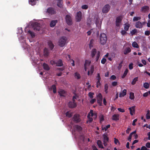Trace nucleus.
<instances>
[{"label": "nucleus", "mask_w": 150, "mask_h": 150, "mask_svg": "<svg viewBox=\"0 0 150 150\" xmlns=\"http://www.w3.org/2000/svg\"><path fill=\"white\" fill-rule=\"evenodd\" d=\"M107 40L106 35L104 33H101L100 36V42L103 45H104L106 43Z\"/></svg>", "instance_id": "f257e3e1"}, {"label": "nucleus", "mask_w": 150, "mask_h": 150, "mask_svg": "<svg viewBox=\"0 0 150 150\" xmlns=\"http://www.w3.org/2000/svg\"><path fill=\"white\" fill-rule=\"evenodd\" d=\"M67 39L66 37L63 36L60 38L58 41V45L60 47H63L66 44Z\"/></svg>", "instance_id": "f03ea898"}, {"label": "nucleus", "mask_w": 150, "mask_h": 150, "mask_svg": "<svg viewBox=\"0 0 150 150\" xmlns=\"http://www.w3.org/2000/svg\"><path fill=\"white\" fill-rule=\"evenodd\" d=\"M65 19L67 24L69 25H71L72 24L71 17L69 15H66Z\"/></svg>", "instance_id": "7ed1b4c3"}, {"label": "nucleus", "mask_w": 150, "mask_h": 150, "mask_svg": "<svg viewBox=\"0 0 150 150\" xmlns=\"http://www.w3.org/2000/svg\"><path fill=\"white\" fill-rule=\"evenodd\" d=\"M72 119L76 123H79L81 121V119L80 117V115L78 114L74 115L72 118Z\"/></svg>", "instance_id": "20e7f679"}, {"label": "nucleus", "mask_w": 150, "mask_h": 150, "mask_svg": "<svg viewBox=\"0 0 150 150\" xmlns=\"http://www.w3.org/2000/svg\"><path fill=\"white\" fill-rule=\"evenodd\" d=\"M110 6L109 4H106L102 9V12L103 13H108L110 10Z\"/></svg>", "instance_id": "39448f33"}, {"label": "nucleus", "mask_w": 150, "mask_h": 150, "mask_svg": "<svg viewBox=\"0 0 150 150\" xmlns=\"http://www.w3.org/2000/svg\"><path fill=\"white\" fill-rule=\"evenodd\" d=\"M75 18L76 22H79L81 21L82 18V13L81 11H79L77 12Z\"/></svg>", "instance_id": "423d86ee"}, {"label": "nucleus", "mask_w": 150, "mask_h": 150, "mask_svg": "<svg viewBox=\"0 0 150 150\" xmlns=\"http://www.w3.org/2000/svg\"><path fill=\"white\" fill-rule=\"evenodd\" d=\"M102 100L103 97L101 94L100 93H99L97 96V102L100 106L102 105Z\"/></svg>", "instance_id": "0eeeda50"}, {"label": "nucleus", "mask_w": 150, "mask_h": 150, "mask_svg": "<svg viewBox=\"0 0 150 150\" xmlns=\"http://www.w3.org/2000/svg\"><path fill=\"white\" fill-rule=\"evenodd\" d=\"M47 11L48 13L51 15L54 14L56 13L54 9L52 7H50L48 8Z\"/></svg>", "instance_id": "6e6552de"}, {"label": "nucleus", "mask_w": 150, "mask_h": 150, "mask_svg": "<svg viewBox=\"0 0 150 150\" xmlns=\"http://www.w3.org/2000/svg\"><path fill=\"white\" fill-rule=\"evenodd\" d=\"M100 74L98 73L97 74V76H96V80L97 81L96 82V86L97 88H98L99 86L101 84L100 83Z\"/></svg>", "instance_id": "1a4fd4ad"}, {"label": "nucleus", "mask_w": 150, "mask_h": 150, "mask_svg": "<svg viewBox=\"0 0 150 150\" xmlns=\"http://www.w3.org/2000/svg\"><path fill=\"white\" fill-rule=\"evenodd\" d=\"M53 63L56 64V65L58 67H62L63 65V63L62 60L60 59H59L57 61H53Z\"/></svg>", "instance_id": "9d476101"}, {"label": "nucleus", "mask_w": 150, "mask_h": 150, "mask_svg": "<svg viewBox=\"0 0 150 150\" xmlns=\"http://www.w3.org/2000/svg\"><path fill=\"white\" fill-rule=\"evenodd\" d=\"M122 21V19L120 16L117 17L116 20L115 24L116 26L118 27L120 25V23Z\"/></svg>", "instance_id": "9b49d317"}, {"label": "nucleus", "mask_w": 150, "mask_h": 150, "mask_svg": "<svg viewBox=\"0 0 150 150\" xmlns=\"http://www.w3.org/2000/svg\"><path fill=\"white\" fill-rule=\"evenodd\" d=\"M41 27L40 24L35 22L34 23V29L39 31L40 30Z\"/></svg>", "instance_id": "f8f14e48"}, {"label": "nucleus", "mask_w": 150, "mask_h": 150, "mask_svg": "<svg viewBox=\"0 0 150 150\" xmlns=\"http://www.w3.org/2000/svg\"><path fill=\"white\" fill-rule=\"evenodd\" d=\"M129 110L130 111V113L131 115H133L135 113V106H134L129 108Z\"/></svg>", "instance_id": "ddd939ff"}, {"label": "nucleus", "mask_w": 150, "mask_h": 150, "mask_svg": "<svg viewBox=\"0 0 150 150\" xmlns=\"http://www.w3.org/2000/svg\"><path fill=\"white\" fill-rule=\"evenodd\" d=\"M69 106L71 108H74L76 107L77 106L76 103H74L72 101H70L68 103Z\"/></svg>", "instance_id": "4468645a"}, {"label": "nucleus", "mask_w": 150, "mask_h": 150, "mask_svg": "<svg viewBox=\"0 0 150 150\" xmlns=\"http://www.w3.org/2000/svg\"><path fill=\"white\" fill-rule=\"evenodd\" d=\"M58 92L61 96H65L66 93L65 91L64 90L62 89H60Z\"/></svg>", "instance_id": "2eb2a0df"}, {"label": "nucleus", "mask_w": 150, "mask_h": 150, "mask_svg": "<svg viewBox=\"0 0 150 150\" xmlns=\"http://www.w3.org/2000/svg\"><path fill=\"white\" fill-rule=\"evenodd\" d=\"M135 27L136 28H142L143 27V25L142 23L139 21L137 22L135 24Z\"/></svg>", "instance_id": "dca6fc26"}, {"label": "nucleus", "mask_w": 150, "mask_h": 150, "mask_svg": "<svg viewBox=\"0 0 150 150\" xmlns=\"http://www.w3.org/2000/svg\"><path fill=\"white\" fill-rule=\"evenodd\" d=\"M50 49L51 50H52L54 48V46L51 41H49L47 43Z\"/></svg>", "instance_id": "f3484780"}, {"label": "nucleus", "mask_w": 150, "mask_h": 150, "mask_svg": "<svg viewBox=\"0 0 150 150\" xmlns=\"http://www.w3.org/2000/svg\"><path fill=\"white\" fill-rule=\"evenodd\" d=\"M119 115L118 114H115L112 116V119L113 120L117 121L119 120Z\"/></svg>", "instance_id": "a211bd4d"}, {"label": "nucleus", "mask_w": 150, "mask_h": 150, "mask_svg": "<svg viewBox=\"0 0 150 150\" xmlns=\"http://www.w3.org/2000/svg\"><path fill=\"white\" fill-rule=\"evenodd\" d=\"M149 9V7L147 6H145L142 7L141 9V11L143 12H146Z\"/></svg>", "instance_id": "6ab92c4d"}, {"label": "nucleus", "mask_w": 150, "mask_h": 150, "mask_svg": "<svg viewBox=\"0 0 150 150\" xmlns=\"http://www.w3.org/2000/svg\"><path fill=\"white\" fill-rule=\"evenodd\" d=\"M97 144L99 148H100L101 149L104 148V147L103 145V143L100 140H98L97 141Z\"/></svg>", "instance_id": "aec40b11"}, {"label": "nucleus", "mask_w": 150, "mask_h": 150, "mask_svg": "<svg viewBox=\"0 0 150 150\" xmlns=\"http://www.w3.org/2000/svg\"><path fill=\"white\" fill-rule=\"evenodd\" d=\"M27 28H25V33H28L30 34L32 38L34 37L35 36V35L34 33L33 32L30 31V30H29L28 31H27V30H27Z\"/></svg>", "instance_id": "412c9836"}, {"label": "nucleus", "mask_w": 150, "mask_h": 150, "mask_svg": "<svg viewBox=\"0 0 150 150\" xmlns=\"http://www.w3.org/2000/svg\"><path fill=\"white\" fill-rule=\"evenodd\" d=\"M49 52L48 50L46 48H45L44 50V55L45 56L47 57L49 55Z\"/></svg>", "instance_id": "4be33fe9"}, {"label": "nucleus", "mask_w": 150, "mask_h": 150, "mask_svg": "<svg viewBox=\"0 0 150 150\" xmlns=\"http://www.w3.org/2000/svg\"><path fill=\"white\" fill-rule=\"evenodd\" d=\"M127 94V90L126 89H125L123 90L122 93H120L119 94L120 97H123L125 96Z\"/></svg>", "instance_id": "5701e85b"}, {"label": "nucleus", "mask_w": 150, "mask_h": 150, "mask_svg": "<svg viewBox=\"0 0 150 150\" xmlns=\"http://www.w3.org/2000/svg\"><path fill=\"white\" fill-rule=\"evenodd\" d=\"M57 22V20L52 21L50 22V26L51 27H53L56 25Z\"/></svg>", "instance_id": "b1692460"}, {"label": "nucleus", "mask_w": 150, "mask_h": 150, "mask_svg": "<svg viewBox=\"0 0 150 150\" xmlns=\"http://www.w3.org/2000/svg\"><path fill=\"white\" fill-rule=\"evenodd\" d=\"M43 67L44 69L48 71L50 69L49 66L45 63H44L43 64Z\"/></svg>", "instance_id": "393cba45"}, {"label": "nucleus", "mask_w": 150, "mask_h": 150, "mask_svg": "<svg viewBox=\"0 0 150 150\" xmlns=\"http://www.w3.org/2000/svg\"><path fill=\"white\" fill-rule=\"evenodd\" d=\"M62 0H57V6L61 8L62 7Z\"/></svg>", "instance_id": "a878e982"}, {"label": "nucleus", "mask_w": 150, "mask_h": 150, "mask_svg": "<svg viewBox=\"0 0 150 150\" xmlns=\"http://www.w3.org/2000/svg\"><path fill=\"white\" fill-rule=\"evenodd\" d=\"M131 51V50L130 48L129 47H127L126 48L125 50L123 52L124 54L126 55L130 52Z\"/></svg>", "instance_id": "bb28decb"}, {"label": "nucleus", "mask_w": 150, "mask_h": 150, "mask_svg": "<svg viewBox=\"0 0 150 150\" xmlns=\"http://www.w3.org/2000/svg\"><path fill=\"white\" fill-rule=\"evenodd\" d=\"M75 78L77 79H79L81 77L80 74L77 72H76L74 74Z\"/></svg>", "instance_id": "cd10ccee"}, {"label": "nucleus", "mask_w": 150, "mask_h": 150, "mask_svg": "<svg viewBox=\"0 0 150 150\" xmlns=\"http://www.w3.org/2000/svg\"><path fill=\"white\" fill-rule=\"evenodd\" d=\"M96 52V49H92L91 53V55L92 57H94Z\"/></svg>", "instance_id": "c85d7f7f"}, {"label": "nucleus", "mask_w": 150, "mask_h": 150, "mask_svg": "<svg viewBox=\"0 0 150 150\" xmlns=\"http://www.w3.org/2000/svg\"><path fill=\"white\" fill-rule=\"evenodd\" d=\"M103 142H108L109 138L107 136V135L104 134L103 135Z\"/></svg>", "instance_id": "c756f323"}, {"label": "nucleus", "mask_w": 150, "mask_h": 150, "mask_svg": "<svg viewBox=\"0 0 150 150\" xmlns=\"http://www.w3.org/2000/svg\"><path fill=\"white\" fill-rule=\"evenodd\" d=\"M75 128L76 130L78 131H81L82 129V127L78 125H76L75 126Z\"/></svg>", "instance_id": "7c9ffc66"}, {"label": "nucleus", "mask_w": 150, "mask_h": 150, "mask_svg": "<svg viewBox=\"0 0 150 150\" xmlns=\"http://www.w3.org/2000/svg\"><path fill=\"white\" fill-rule=\"evenodd\" d=\"M36 0H29V3L32 6L35 5L36 4Z\"/></svg>", "instance_id": "2f4dec72"}, {"label": "nucleus", "mask_w": 150, "mask_h": 150, "mask_svg": "<svg viewBox=\"0 0 150 150\" xmlns=\"http://www.w3.org/2000/svg\"><path fill=\"white\" fill-rule=\"evenodd\" d=\"M128 69H126L123 75L122 76V78H124L125 76L127 75V74L128 72Z\"/></svg>", "instance_id": "473e14b6"}, {"label": "nucleus", "mask_w": 150, "mask_h": 150, "mask_svg": "<svg viewBox=\"0 0 150 150\" xmlns=\"http://www.w3.org/2000/svg\"><path fill=\"white\" fill-rule=\"evenodd\" d=\"M138 77H136L134 79L132 82V85H134L136 84V82L138 81Z\"/></svg>", "instance_id": "72a5a7b5"}, {"label": "nucleus", "mask_w": 150, "mask_h": 150, "mask_svg": "<svg viewBox=\"0 0 150 150\" xmlns=\"http://www.w3.org/2000/svg\"><path fill=\"white\" fill-rule=\"evenodd\" d=\"M146 117L147 119H150V110H148L147 111V113L146 114Z\"/></svg>", "instance_id": "f704fd0d"}, {"label": "nucleus", "mask_w": 150, "mask_h": 150, "mask_svg": "<svg viewBox=\"0 0 150 150\" xmlns=\"http://www.w3.org/2000/svg\"><path fill=\"white\" fill-rule=\"evenodd\" d=\"M132 46L133 47L138 48L139 47L137 43V42H134L132 43Z\"/></svg>", "instance_id": "c9c22d12"}, {"label": "nucleus", "mask_w": 150, "mask_h": 150, "mask_svg": "<svg viewBox=\"0 0 150 150\" xmlns=\"http://www.w3.org/2000/svg\"><path fill=\"white\" fill-rule=\"evenodd\" d=\"M94 71V68L93 67H92L90 71H88V74L89 75L90 74L92 75Z\"/></svg>", "instance_id": "e433bc0d"}, {"label": "nucleus", "mask_w": 150, "mask_h": 150, "mask_svg": "<svg viewBox=\"0 0 150 150\" xmlns=\"http://www.w3.org/2000/svg\"><path fill=\"white\" fill-rule=\"evenodd\" d=\"M108 84L106 83L105 84L104 86V89H105V92L106 93H108Z\"/></svg>", "instance_id": "4c0bfd02"}, {"label": "nucleus", "mask_w": 150, "mask_h": 150, "mask_svg": "<svg viewBox=\"0 0 150 150\" xmlns=\"http://www.w3.org/2000/svg\"><path fill=\"white\" fill-rule=\"evenodd\" d=\"M125 30L126 31H127L129 30V28L130 27V25L129 24H125Z\"/></svg>", "instance_id": "58836bf2"}, {"label": "nucleus", "mask_w": 150, "mask_h": 150, "mask_svg": "<svg viewBox=\"0 0 150 150\" xmlns=\"http://www.w3.org/2000/svg\"><path fill=\"white\" fill-rule=\"evenodd\" d=\"M99 119L100 122H103L104 120V116L102 114H100L99 116Z\"/></svg>", "instance_id": "ea45409f"}, {"label": "nucleus", "mask_w": 150, "mask_h": 150, "mask_svg": "<svg viewBox=\"0 0 150 150\" xmlns=\"http://www.w3.org/2000/svg\"><path fill=\"white\" fill-rule=\"evenodd\" d=\"M94 115V114L93 113V111L92 110H91L90 112L88 113V115L87 116V117H89L91 116L92 117Z\"/></svg>", "instance_id": "a19ab883"}, {"label": "nucleus", "mask_w": 150, "mask_h": 150, "mask_svg": "<svg viewBox=\"0 0 150 150\" xmlns=\"http://www.w3.org/2000/svg\"><path fill=\"white\" fill-rule=\"evenodd\" d=\"M134 98V93L130 92V93L129 98L131 100H133Z\"/></svg>", "instance_id": "79ce46f5"}, {"label": "nucleus", "mask_w": 150, "mask_h": 150, "mask_svg": "<svg viewBox=\"0 0 150 150\" xmlns=\"http://www.w3.org/2000/svg\"><path fill=\"white\" fill-rule=\"evenodd\" d=\"M52 88L53 89V92L54 93H56V86L55 85H53L52 86Z\"/></svg>", "instance_id": "37998d69"}, {"label": "nucleus", "mask_w": 150, "mask_h": 150, "mask_svg": "<svg viewBox=\"0 0 150 150\" xmlns=\"http://www.w3.org/2000/svg\"><path fill=\"white\" fill-rule=\"evenodd\" d=\"M100 52L99 51H98L97 52V55H96V62H98V60L99 59V57H100Z\"/></svg>", "instance_id": "c03bdc74"}, {"label": "nucleus", "mask_w": 150, "mask_h": 150, "mask_svg": "<svg viewBox=\"0 0 150 150\" xmlns=\"http://www.w3.org/2000/svg\"><path fill=\"white\" fill-rule=\"evenodd\" d=\"M137 30L135 29H134L130 31V33H131L132 35H134L137 33Z\"/></svg>", "instance_id": "a18cd8bd"}, {"label": "nucleus", "mask_w": 150, "mask_h": 150, "mask_svg": "<svg viewBox=\"0 0 150 150\" xmlns=\"http://www.w3.org/2000/svg\"><path fill=\"white\" fill-rule=\"evenodd\" d=\"M149 84L148 83H145L144 84V87L146 89H147L149 88Z\"/></svg>", "instance_id": "49530a36"}, {"label": "nucleus", "mask_w": 150, "mask_h": 150, "mask_svg": "<svg viewBox=\"0 0 150 150\" xmlns=\"http://www.w3.org/2000/svg\"><path fill=\"white\" fill-rule=\"evenodd\" d=\"M94 93L92 92H89L88 93V96L89 97L92 99L93 98V95H94Z\"/></svg>", "instance_id": "de8ad7c7"}, {"label": "nucleus", "mask_w": 150, "mask_h": 150, "mask_svg": "<svg viewBox=\"0 0 150 150\" xmlns=\"http://www.w3.org/2000/svg\"><path fill=\"white\" fill-rule=\"evenodd\" d=\"M141 19V18L140 17H134L133 18V21H138Z\"/></svg>", "instance_id": "09e8293b"}, {"label": "nucleus", "mask_w": 150, "mask_h": 150, "mask_svg": "<svg viewBox=\"0 0 150 150\" xmlns=\"http://www.w3.org/2000/svg\"><path fill=\"white\" fill-rule=\"evenodd\" d=\"M110 125H107L105 127H104V128H102V130H105V131H106L110 127Z\"/></svg>", "instance_id": "8fccbe9b"}, {"label": "nucleus", "mask_w": 150, "mask_h": 150, "mask_svg": "<svg viewBox=\"0 0 150 150\" xmlns=\"http://www.w3.org/2000/svg\"><path fill=\"white\" fill-rule=\"evenodd\" d=\"M66 116L69 117H70L72 116V115L69 113V112L67 111L66 113Z\"/></svg>", "instance_id": "3c124183"}, {"label": "nucleus", "mask_w": 150, "mask_h": 150, "mask_svg": "<svg viewBox=\"0 0 150 150\" xmlns=\"http://www.w3.org/2000/svg\"><path fill=\"white\" fill-rule=\"evenodd\" d=\"M88 8V6L87 5H83L81 6V8L83 9H86Z\"/></svg>", "instance_id": "603ef678"}, {"label": "nucleus", "mask_w": 150, "mask_h": 150, "mask_svg": "<svg viewBox=\"0 0 150 150\" xmlns=\"http://www.w3.org/2000/svg\"><path fill=\"white\" fill-rule=\"evenodd\" d=\"M88 120L87 121V122L88 123L89 122V123L91 122L93 120V118L92 117H88Z\"/></svg>", "instance_id": "864d4df0"}, {"label": "nucleus", "mask_w": 150, "mask_h": 150, "mask_svg": "<svg viewBox=\"0 0 150 150\" xmlns=\"http://www.w3.org/2000/svg\"><path fill=\"white\" fill-rule=\"evenodd\" d=\"M106 59L105 58H103L101 60V62L102 64H104L106 62Z\"/></svg>", "instance_id": "5fc2aeb1"}, {"label": "nucleus", "mask_w": 150, "mask_h": 150, "mask_svg": "<svg viewBox=\"0 0 150 150\" xmlns=\"http://www.w3.org/2000/svg\"><path fill=\"white\" fill-rule=\"evenodd\" d=\"M123 64V61H122L120 63L119 65L118 66V69H120L121 68V67L122 66V64Z\"/></svg>", "instance_id": "6e6d98bb"}, {"label": "nucleus", "mask_w": 150, "mask_h": 150, "mask_svg": "<svg viewBox=\"0 0 150 150\" xmlns=\"http://www.w3.org/2000/svg\"><path fill=\"white\" fill-rule=\"evenodd\" d=\"M112 85L113 86H116L117 85V82L116 81L113 82L112 83Z\"/></svg>", "instance_id": "4d7b16f0"}, {"label": "nucleus", "mask_w": 150, "mask_h": 150, "mask_svg": "<svg viewBox=\"0 0 150 150\" xmlns=\"http://www.w3.org/2000/svg\"><path fill=\"white\" fill-rule=\"evenodd\" d=\"M133 64L132 63H130L129 65V69L130 70H131L133 69Z\"/></svg>", "instance_id": "13d9d810"}, {"label": "nucleus", "mask_w": 150, "mask_h": 150, "mask_svg": "<svg viewBox=\"0 0 150 150\" xmlns=\"http://www.w3.org/2000/svg\"><path fill=\"white\" fill-rule=\"evenodd\" d=\"M120 112H125V110L123 109H122L120 108H118L117 109Z\"/></svg>", "instance_id": "bf43d9fd"}, {"label": "nucleus", "mask_w": 150, "mask_h": 150, "mask_svg": "<svg viewBox=\"0 0 150 150\" xmlns=\"http://www.w3.org/2000/svg\"><path fill=\"white\" fill-rule=\"evenodd\" d=\"M79 139H81L82 141H84V137L83 135H81L79 137Z\"/></svg>", "instance_id": "052dcab7"}, {"label": "nucleus", "mask_w": 150, "mask_h": 150, "mask_svg": "<svg viewBox=\"0 0 150 150\" xmlns=\"http://www.w3.org/2000/svg\"><path fill=\"white\" fill-rule=\"evenodd\" d=\"M96 101V99L95 98L92 99L90 101V103L91 104H93Z\"/></svg>", "instance_id": "680f3d73"}, {"label": "nucleus", "mask_w": 150, "mask_h": 150, "mask_svg": "<svg viewBox=\"0 0 150 150\" xmlns=\"http://www.w3.org/2000/svg\"><path fill=\"white\" fill-rule=\"evenodd\" d=\"M121 33L122 35H124L127 33V32L126 30H122L121 31Z\"/></svg>", "instance_id": "e2e57ef3"}, {"label": "nucleus", "mask_w": 150, "mask_h": 150, "mask_svg": "<svg viewBox=\"0 0 150 150\" xmlns=\"http://www.w3.org/2000/svg\"><path fill=\"white\" fill-rule=\"evenodd\" d=\"M110 79L113 80H115L116 79V77L114 75H112L110 77Z\"/></svg>", "instance_id": "0e129e2a"}, {"label": "nucleus", "mask_w": 150, "mask_h": 150, "mask_svg": "<svg viewBox=\"0 0 150 150\" xmlns=\"http://www.w3.org/2000/svg\"><path fill=\"white\" fill-rule=\"evenodd\" d=\"M114 139V142L116 144H117V143H119V141L117 139L115 138Z\"/></svg>", "instance_id": "69168bd1"}, {"label": "nucleus", "mask_w": 150, "mask_h": 150, "mask_svg": "<svg viewBox=\"0 0 150 150\" xmlns=\"http://www.w3.org/2000/svg\"><path fill=\"white\" fill-rule=\"evenodd\" d=\"M140 150H148V149L144 146L142 147Z\"/></svg>", "instance_id": "338daca9"}, {"label": "nucleus", "mask_w": 150, "mask_h": 150, "mask_svg": "<svg viewBox=\"0 0 150 150\" xmlns=\"http://www.w3.org/2000/svg\"><path fill=\"white\" fill-rule=\"evenodd\" d=\"M144 127H146L147 128L150 129V124L149 125L147 124H145L144 125Z\"/></svg>", "instance_id": "774afa93"}]
</instances>
